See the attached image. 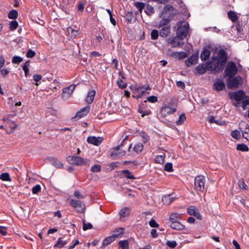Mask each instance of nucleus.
Returning a JSON list of instances; mask_svg holds the SVG:
<instances>
[{
    "instance_id": "nucleus-11",
    "label": "nucleus",
    "mask_w": 249,
    "mask_h": 249,
    "mask_svg": "<svg viewBox=\"0 0 249 249\" xmlns=\"http://www.w3.org/2000/svg\"><path fill=\"white\" fill-rule=\"evenodd\" d=\"M176 110L177 108L175 107L165 105L161 107V113L164 116H167V115L173 114Z\"/></svg>"
},
{
    "instance_id": "nucleus-19",
    "label": "nucleus",
    "mask_w": 249,
    "mask_h": 249,
    "mask_svg": "<svg viewBox=\"0 0 249 249\" xmlns=\"http://www.w3.org/2000/svg\"><path fill=\"white\" fill-rule=\"evenodd\" d=\"M171 220V223H170V227L175 230H181L183 229L184 228V226L183 225L179 223L178 221H177L176 219H170Z\"/></svg>"
},
{
    "instance_id": "nucleus-50",
    "label": "nucleus",
    "mask_w": 249,
    "mask_h": 249,
    "mask_svg": "<svg viewBox=\"0 0 249 249\" xmlns=\"http://www.w3.org/2000/svg\"><path fill=\"white\" fill-rule=\"evenodd\" d=\"M231 136L235 139H238L240 136V131L237 130H233L231 133Z\"/></svg>"
},
{
    "instance_id": "nucleus-34",
    "label": "nucleus",
    "mask_w": 249,
    "mask_h": 249,
    "mask_svg": "<svg viewBox=\"0 0 249 249\" xmlns=\"http://www.w3.org/2000/svg\"><path fill=\"white\" fill-rule=\"evenodd\" d=\"M144 12L147 15H150L155 12V10L152 6L147 4L144 9Z\"/></svg>"
},
{
    "instance_id": "nucleus-5",
    "label": "nucleus",
    "mask_w": 249,
    "mask_h": 249,
    "mask_svg": "<svg viewBox=\"0 0 249 249\" xmlns=\"http://www.w3.org/2000/svg\"><path fill=\"white\" fill-rule=\"evenodd\" d=\"M243 83L242 78L240 76L228 78L227 86L229 89H236Z\"/></svg>"
},
{
    "instance_id": "nucleus-29",
    "label": "nucleus",
    "mask_w": 249,
    "mask_h": 249,
    "mask_svg": "<svg viewBox=\"0 0 249 249\" xmlns=\"http://www.w3.org/2000/svg\"><path fill=\"white\" fill-rule=\"evenodd\" d=\"M170 21V18L168 17L167 18H163L159 22L158 27L161 28L165 26H169L168 24Z\"/></svg>"
},
{
    "instance_id": "nucleus-8",
    "label": "nucleus",
    "mask_w": 249,
    "mask_h": 249,
    "mask_svg": "<svg viewBox=\"0 0 249 249\" xmlns=\"http://www.w3.org/2000/svg\"><path fill=\"white\" fill-rule=\"evenodd\" d=\"M67 161L70 164L76 165H82L86 163V161L81 157L77 156H69Z\"/></svg>"
},
{
    "instance_id": "nucleus-37",
    "label": "nucleus",
    "mask_w": 249,
    "mask_h": 249,
    "mask_svg": "<svg viewBox=\"0 0 249 249\" xmlns=\"http://www.w3.org/2000/svg\"><path fill=\"white\" fill-rule=\"evenodd\" d=\"M236 149L238 150L244 151V152L248 151L249 150V148L247 146V145L243 144V143L238 144L237 145Z\"/></svg>"
},
{
    "instance_id": "nucleus-64",
    "label": "nucleus",
    "mask_w": 249,
    "mask_h": 249,
    "mask_svg": "<svg viewBox=\"0 0 249 249\" xmlns=\"http://www.w3.org/2000/svg\"><path fill=\"white\" fill-rule=\"evenodd\" d=\"M249 105V97L242 101V107L244 110L246 109V106Z\"/></svg>"
},
{
    "instance_id": "nucleus-51",
    "label": "nucleus",
    "mask_w": 249,
    "mask_h": 249,
    "mask_svg": "<svg viewBox=\"0 0 249 249\" xmlns=\"http://www.w3.org/2000/svg\"><path fill=\"white\" fill-rule=\"evenodd\" d=\"M141 136L142 137V142L144 143H146L148 142L149 140V137L147 134H146L144 132H142L141 133Z\"/></svg>"
},
{
    "instance_id": "nucleus-16",
    "label": "nucleus",
    "mask_w": 249,
    "mask_h": 249,
    "mask_svg": "<svg viewBox=\"0 0 249 249\" xmlns=\"http://www.w3.org/2000/svg\"><path fill=\"white\" fill-rule=\"evenodd\" d=\"M176 198L174 194L164 195L162 197V201L164 205H169Z\"/></svg>"
},
{
    "instance_id": "nucleus-35",
    "label": "nucleus",
    "mask_w": 249,
    "mask_h": 249,
    "mask_svg": "<svg viewBox=\"0 0 249 249\" xmlns=\"http://www.w3.org/2000/svg\"><path fill=\"white\" fill-rule=\"evenodd\" d=\"M228 16L229 18L232 21H236L237 20V16L236 13L233 11H229L228 13Z\"/></svg>"
},
{
    "instance_id": "nucleus-61",
    "label": "nucleus",
    "mask_w": 249,
    "mask_h": 249,
    "mask_svg": "<svg viewBox=\"0 0 249 249\" xmlns=\"http://www.w3.org/2000/svg\"><path fill=\"white\" fill-rule=\"evenodd\" d=\"M149 224L150 227L152 228H158L159 226V225L153 219H151V220L149 221Z\"/></svg>"
},
{
    "instance_id": "nucleus-48",
    "label": "nucleus",
    "mask_w": 249,
    "mask_h": 249,
    "mask_svg": "<svg viewBox=\"0 0 249 249\" xmlns=\"http://www.w3.org/2000/svg\"><path fill=\"white\" fill-rule=\"evenodd\" d=\"M18 26V23L16 20L11 21L10 23L9 28L11 30H15Z\"/></svg>"
},
{
    "instance_id": "nucleus-59",
    "label": "nucleus",
    "mask_w": 249,
    "mask_h": 249,
    "mask_svg": "<svg viewBox=\"0 0 249 249\" xmlns=\"http://www.w3.org/2000/svg\"><path fill=\"white\" fill-rule=\"evenodd\" d=\"M147 100L150 103H154L157 102L158 98L156 96L152 95L148 97L147 98Z\"/></svg>"
},
{
    "instance_id": "nucleus-42",
    "label": "nucleus",
    "mask_w": 249,
    "mask_h": 249,
    "mask_svg": "<svg viewBox=\"0 0 249 249\" xmlns=\"http://www.w3.org/2000/svg\"><path fill=\"white\" fill-rule=\"evenodd\" d=\"M134 5L140 12H141L142 9L145 7L144 3L141 2H135Z\"/></svg>"
},
{
    "instance_id": "nucleus-56",
    "label": "nucleus",
    "mask_w": 249,
    "mask_h": 249,
    "mask_svg": "<svg viewBox=\"0 0 249 249\" xmlns=\"http://www.w3.org/2000/svg\"><path fill=\"white\" fill-rule=\"evenodd\" d=\"M68 32L69 34H71V36L75 37L78 35V30H75L72 28H69L68 29Z\"/></svg>"
},
{
    "instance_id": "nucleus-15",
    "label": "nucleus",
    "mask_w": 249,
    "mask_h": 249,
    "mask_svg": "<svg viewBox=\"0 0 249 249\" xmlns=\"http://www.w3.org/2000/svg\"><path fill=\"white\" fill-rule=\"evenodd\" d=\"M187 213L191 216H194L196 218H200L198 209L194 206H189L187 208Z\"/></svg>"
},
{
    "instance_id": "nucleus-4",
    "label": "nucleus",
    "mask_w": 249,
    "mask_h": 249,
    "mask_svg": "<svg viewBox=\"0 0 249 249\" xmlns=\"http://www.w3.org/2000/svg\"><path fill=\"white\" fill-rule=\"evenodd\" d=\"M205 178L203 176H198L195 178V189L197 192H202L205 189Z\"/></svg>"
},
{
    "instance_id": "nucleus-20",
    "label": "nucleus",
    "mask_w": 249,
    "mask_h": 249,
    "mask_svg": "<svg viewBox=\"0 0 249 249\" xmlns=\"http://www.w3.org/2000/svg\"><path fill=\"white\" fill-rule=\"evenodd\" d=\"M239 125L243 136L246 134L249 135V126L248 124L245 122H243L240 123Z\"/></svg>"
},
{
    "instance_id": "nucleus-22",
    "label": "nucleus",
    "mask_w": 249,
    "mask_h": 249,
    "mask_svg": "<svg viewBox=\"0 0 249 249\" xmlns=\"http://www.w3.org/2000/svg\"><path fill=\"white\" fill-rule=\"evenodd\" d=\"M124 229L123 228H118L113 231L112 236L115 240L116 238L121 237L122 235L124 233Z\"/></svg>"
},
{
    "instance_id": "nucleus-47",
    "label": "nucleus",
    "mask_w": 249,
    "mask_h": 249,
    "mask_svg": "<svg viewBox=\"0 0 249 249\" xmlns=\"http://www.w3.org/2000/svg\"><path fill=\"white\" fill-rule=\"evenodd\" d=\"M101 170V166L99 164H94L91 168L92 172H99Z\"/></svg>"
},
{
    "instance_id": "nucleus-44",
    "label": "nucleus",
    "mask_w": 249,
    "mask_h": 249,
    "mask_svg": "<svg viewBox=\"0 0 249 249\" xmlns=\"http://www.w3.org/2000/svg\"><path fill=\"white\" fill-rule=\"evenodd\" d=\"M83 230L86 231L87 230L91 229L92 228V225L90 223H86L84 220H83Z\"/></svg>"
},
{
    "instance_id": "nucleus-1",
    "label": "nucleus",
    "mask_w": 249,
    "mask_h": 249,
    "mask_svg": "<svg viewBox=\"0 0 249 249\" xmlns=\"http://www.w3.org/2000/svg\"><path fill=\"white\" fill-rule=\"evenodd\" d=\"M227 55L226 52L220 49L217 55L212 57L211 61L207 62V70L210 71L217 70L219 66H223L227 61Z\"/></svg>"
},
{
    "instance_id": "nucleus-53",
    "label": "nucleus",
    "mask_w": 249,
    "mask_h": 249,
    "mask_svg": "<svg viewBox=\"0 0 249 249\" xmlns=\"http://www.w3.org/2000/svg\"><path fill=\"white\" fill-rule=\"evenodd\" d=\"M164 170L167 172H171L173 171V165L171 162H167L164 166Z\"/></svg>"
},
{
    "instance_id": "nucleus-7",
    "label": "nucleus",
    "mask_w": 249,
    "mask_h": 249,
    "mask_svg": "<svg viewBox=\"0 0 249 249\" xmlns=\"http://www.w3.org/2000/svg\"><path fill=\"white\" fill-rule=\"evenodd\" d=\"M76 85H71L68 87H65L62 89V98L64 100H67L73 93V92L75 89Z\"/></svg>"
},
{
    "instance_id": "nucleus-26",
    "label": "nucleus",
    "mask_w": 249,
    "mask_h": 249,
    "mask_svg": "<svg viewBox=\"0 0 249 249\" xmlns=\"http://www.w3.org/2000/svg\"><path fill=\"white\" fill-rule=\"evenodd\" d=\"M119 249H129V242L128 240H121L118 243Z\"/></svg>"
},
{
    "instance_id": "nucleus-54",
    "label": "nucleus",
    "mask_w": 249,
    "mask_h": 249,
    "mask_svg": "<svg viewBox=\"0 0 249 249\" xmlns=\"http://www.w3.org/2000/svg\"><path fill=\"white\" fill-rule=\"evenodd\" d=\"M238 185L241 189L247 190L248 188L247 185L246 184V183H245L243 179H240L239 180Z\"/></svg>"
},
{
    "instance_id": "nucleus-21",
    "label": "nucleus",
    "mask_w": 249,
    "mask_h": 249,
    "mask_svg": "<svg viewBox=\"0 0 249 249\" xmlns=\"http://www.w3.org/2000/svg\"><path fill=\"white\" fill-rule=\"evenodd\" d=\"M170 33V26H165L161 27L159 35L160 36L163 37H167Z\"/></svg>"
},
{
    "instance_id": "nucleus-58",
    "label": "nucleus",
    "mask_w": 249,
    "mask_h": 249,
    "mask_svg": "<svg viewBox=\"0 0 249 249\" xmlns=\"http://www.w3.org/2000/svg\"><path fill=\"white\" fill-rule=\"evenodd\" d=\"M138 112L142 114V116L148 115L151 113L150 110H145L144 111L141 108L138 109Z\"/></svg>"
},
{
    "instance_id": "nucleus-33",
    "label": "nucleus",
    "mask_w": 249,
    "mask_h": 249,
    "mask_svg": "<svg viewBox=\"0 0 249 249\" xmlns=\"http://www.w3.org/2000/svg\"><path fill=\"white\" fill-rule=\"evenodd\" d=\"M186 119L185 115L184 113L181 114L179 115L178 119L176 122V124L178 125L183 124Z\"/></svg>"
},
{
    "instance_id": "nucleus-38",
    "label": "nucleus",
    "mask_w": 249,
    "mask_h": 249,
    "mask_svg": "<svg viewBox=\"0 0 249 249\" xmlns=\"http://www.w3.org/2000/svg\"><path fill=\"white\" fill-rule=\"evenodd\" d=\"M18 17V12L16 10L10 11L8 14V18L10 19H15Z\"/></svg>"
},
{
    "instance_id": "nucleus-57",
    "label": "nucleus",
    "mask_w": 249,
    "mask_h": 249,
    "mask_svg": "<svg viewBox=\"0 0 249 249\" xmlns=\"http://www.w3.org/2000/svg\"><path fill=\"white\" fill-rule=\"evenodd\" d=\"M166 245L170 248H174L177 245V243L175 241H167L166 243Z\"/></svg>"
},
{
    "instance_id": "nucleus-17",
    "label": "nucleus",
    "mask_w": 249,
    "mask_h": 249,
    "mask_svg": "<svg viewBox=\"0 0 249 249\" xmlns=\"http://www.w3.org/2000/svg\"><path fill=\"white\" fill-rule=\"evenodd\" d=\"M207 70V63L205 64H200L196 68L195 71L198 74H203L205 73Z\"/></svg>"
},
{
    "instance_id": "nucleus-28",
    "label": "nucleus",
    "mask_w": 249,
    "mask_h": 249,
    "mask_svg": "<svg viewBox=\"0 0 249 249\" xmlns=\"http://www.w3.org/2000/svg\"><path fill=\"white\" fill-rule=\"evenodd\" d=\"M2 120L6 123L5 126H8L12 130H14L16 128L17 125L15 124V122L14 121H11L9 120L8 118L5 117L3 118L2 119Z\"/></svg>"
},
{
    "instance_id": "nucleus-63",
    "label": "nucleus",
    "mask_w": 249,
    "mask_h": 249,
    "mask_svg": "<svg viewBox=\"0 0 249 249\" xmlns=\"http://www.w3.org/2000/svg\"><path fill=\"white\" fill-rule=\"evenodd\" d=\"M35 52L34 51L30 49L28 51L27 53H26V56L27 57L32 58L34 57L35 55Z\"/></svg>"
},
{
    "instance_id": "nucleus-31",
    "label": "nucleus",
    "mask_w": 249,
    "mask_h": 249,
    "mask_svg": "<svg viewBox=\"0 0 249 249\" xmlns=\"http://www.w3.org/2000/svg\"><path fill=\"white\" fill-rule=\"evenodd\" d=\"M114 240H115V239L112 235L107 237L103 240V243H102V246H106L109 245V244L111 243Z\"/></svg>"
},
{
    "instance_id": "nucleus-18",
    "label": "nucleus",
    "mask_w": 249,
    "mask_h": 249,
    "mask_svg": "<svg viewBox=\"0 0 249 249\" xmlns=\"http://www.w3.org/2000/svg\"><path fill=\"white\" fill-rule=\"evenodd\" d=\"M245 93L242 90H239L236 92H233L231 95V98L237 101H241L245 96Z\"/></svg>"
},
{
    "instance_id": "nucleus-52",
    "label": "nucleus",
    "mask_w": 249,
    "mask_h": 249,
    "mask_svg": "<svg viewBox=\"0 0 249 249\" xmlns=\"http://www.w3.org/2000/svg\"><path fill=\"white\" fill-rule=\"evenodd\" d=\"M52 164L53 166L58 168H61L63 167L62 163L57 160H53L52 161Z\"/></svg>"
},
{
    "instance_id": "nucleus-3",
    "label": "nucleus",
    "mask_w": 249,
    "mask_h": 249,
    "mask_svg": "<svg viewBox=\"0 0 249 249\" xmlns=\"http://www.w3.org/2000/svg\"><path fill=\"white\" fill-rule=\"evenodd\" d=\"M238 71V68L235 63L233 61L227 63L224 70V76L231 78L234 76Z\"/></svg>"
},
{
    "instance_id": "nucleus-55",
    "label": "nucleus",
    "mask_w": 249,
    "mask_h": 249,
    "mask_svg": "<svg viewBox=\"0 0 249 249\" xmlns=\"http://www.w3.org/2000/svg\"><path fill=\"white\" fill-rule=\"evenodd\" d=\"M41 190V187L40 185L37 184L34 186L32 188V193L34 194L38 193Z\"/></svg>"
},
{
    "instance_id": "nucleus-13",
    "label": "nucleus",
    "mask_w": 249,
    "mask_h": 249,
    "mask_svg": "<svg viewBox=\"0 0 249 249\" xmlns=\"http://www.w3.org/2000/svg\"><path fill=\"white\" fill-rule=\"evenodd\" d=\"M176 36L173 38H168L167 42L170 44L172 47H177L183 45V42Z\"/></svg>"
},
{
    "instance_id": "nucleus-46",
    "label": "nucleus",
    "mask_w": 249,
    "mask_h": 249,
    "mask_svg": "<svg viewBox=\"0 0 249 249\" xmlns=\"http://www.w3.org/2000/svg\"><path fill=\"white\" fill-rule=\"evenodd\" d=\"M137 91L139 94L137 95L136 98H141L143 95V94L145 92V89H144V87L138 88Z\"/></svg>"
},
{
    "instance_id": "nucleus-14",
    "label": "nucleus",
    "mask_w": 249,
    "mask_h": 249,
    "mask_svg": "<svg viewBox=\"0 0 249 249\" xmlns=\"http://www.w3.org/2000/svg\"><path fill=\"white\" fill-rule=\"evenodd\" d=\"M87 141L89 143L98 146L103 142V138L100 137L89 136L87 138Z\"/></svg>"
},
{
    "instance_id": "nucleus-36",
    "label": "nucleus",
    "mask_w": 249,
    "mask_h": 249,
    "mask_svg": "<svg viewBox=\"0 0 249 249\" xmlns=\"http://www.w3.org/2000/svg\"><path fill=\"white\" fill-rule=\"evenodd\" d=\"M29 65V63L28 62H26L22 66V70H23L25 73V76L26 77H28L29 75V70L28 69Z\"/></svg>"
},
{
    "instance_id": "nucleus-27",
    "label": "nucleus",
    "mask_w": 249,
    "mask_h": 249,
    "mask_svg": "<svg viewBox=\"0 0 249 249\" xmlns=\"http://www.w3.org/2000/svg\"><path fill=\"white\" fill-rule=\"evenodd\" d=\"M210 55V51L208 49H204L200 54V58L202 61L207 60Z\"/></svg>"
},
{
    "instance_id": "nucleus-2",
    "label": "nucleus",
    "mask_w": 249,
    "mask_h": 249,
    "mask_svg": "<svg viewBox=\"0 0 249 249\" xmlns=\"http://www.w3.org/2000/svg\"><path fill=\"white\" fill-rule=\"evenodd\" d=\"M176 29V36L181 40H183L189 35V25L183 21H178L175 26Z\"/></svg>"
},
{
    "instance_id": "nucleus-62",
    "label": "nucleus",
    "mask_w": 249,
    "mask_h": 249,
    "mask_svg": "<svg viewBox=\"0 0 249 249\" xmlns=\"http://www.w3.org/2000/svg\"><path fill=\"white\" fill-rule=\"evenodd\" d=\"M178 58L179 59H182L183 58H186L187 56V53L184 52H180L178 53Z\"/></svg>"
},
{
    "instance_id": "nucleus-45",
    "label": "nucleus",
    "mask_w": 249,
    "mask_h": 249,
    "mask_svg": "<svg viewBox=\"0 0 249 249\" xmlns=\"http://www.w3.org/2000/svg\"><path fill=\"white\" fill-rule=\"evenodd\" d=\"M22 61V58L18 56H14L12 59V62L14 64H19Z\"/></svg>"
},
{
    "instance_id": "nucleus-10",
    "label": "nucleus",
    "mask_w": 249,
    "mask_h": 249,
    "mask_svg": "<svg viewBox=\"0 0 249 249\" xmlns=\"http://www.w3.org/2000/svg\"><path fill=\"white\" fill-rule=\"evenodd\" d=\"M70 204L74 207L78 212L82 213L84 212L85 206L81 201L72 199L70 201Z\"/></svg>"
},
{
    "instance_id": "nucleus-43",
    "label": "nucleus",
    "mask_w": 249,
    "mask_h": 249,
    "mask_svg": "<svg viewBox=\"0 0 249 249\" xmlns=\"http://www.w3.org/2000/svg\"><path fill=\"white\" fill-rule=\"evenodd\" d=\"M159 33L157 30L154 29L151 32V38L152 39L155 40L158 38Z\"/></svg>"
},
{
    "instance_id": "nucleus-9",
    "label": "nucleus",
    "mask_w": 249,
    "mask_h": 249,
    "mask_svg": "<svg viewBox=\"0 0 249 249\" xmlns=\"http://www.w3.org/2000/svg\"><path fill=\"white\" fill-rule=\"evenodd\" d=\"M90 110V107L89 106H86L82 108L79 111H78L76 115L72 118V119L74 121H76L79 119L83 118L86 116L89 112Z\"/></svg>"
},
{
    "instance_id": "nucleus-40",
    "label": "nucleus",
    "mask_w": 249,
    "mask_h": 249,
    "mask_svg": "<svg viewBox=\"0 0 249 249\" xmlns=\"http://www.w3.org/2000/svg\"><path fill=\"white\" fill-rule=\"evenodd\" d=\"M173 7L170 5H167L165 6L164 8L163 11L162 12V14H163L164 13L165 14H169L171 15V12H172L173 11Z\"/></svg>"
},
{
    "instance_id": "nucleus-12",
    "label": "nucleus",
    "mask_w": 249,
    "mask_h": 249,
    "mask_svg": "<svg viewBox=\"0 0 249 249\" xmlns=\"http://www.w3.org/2000/svg\"><path fill=\"white\" fill-rule=\"evenodd\" d=\"M199 56L198 53L193 54L188 59H187L185 62V65L187 67H190L192 65L196 64L197 63Z\"/></svg>"
},
{
    "instance_id": "nucleus-23",
    "label": "nucleus",
    "mask_w": 249,
    "mask_h": 249,
    "mask_svg": "<svg viewBox=\"0 0 249 249\" xmlns=\"http://www.w3.org/2000/svg\"><path fill=\"white\" fill-rule=\"evenodd\" d=\"M96 92L94 90L89 91L86 98V101L88 104H91L94 98Z\"/></svg>"
},
{
    "instance_id": "nucleus-6",
    "label": "nucleus",
    "mask_w": 249,
    "mask_h": 249,
    "mask_svg": "<svg viewBox=\"0 0 249 249\" xmlns=\"http://www.w3.org/2000/svg\"><path fill=\"white\" fill-rule=\"evenodd\" d=\"M123 143H121L120 145L112 148L110 152V156L115 159L118 157L124 156L126 154V151L121 149Z\"/></svg>"
},
{
    "instance_id": "nucleus-32",
    "label": "nucleus",
    "mask_w": 249,
    "mask_h": 249,
    "mask_svg": "<svg viewBox=\"0 0 249 249\" xmlns=\"http://www.w3.org/2000/svg\"><path fill=\"white\" fill-rule=\"evenodd\" d=\"M67 243V241H63L61 240V238H59L57 241L56 243L54 245V247L61 248Z\"/></svg>"
},
{
    "instance_id": "nucleus-24",
    "label": "nucleus",
    "mask_w": 249,
    "mask_h": 249,
    "mask_svg": "<svg viewBox=\"0 0 249 249\" xmlns=\"http://www.w3.org/2000/svg\"><path fill=\"white\" fill-rule=\"evenodd\" d=\"M213 89L217 91H220L223 90L225 87V85L224 82L222 81H217L215 82L213 84Z\"/></svg>"
},
{
    "instance_id": "nucleus-49",
    "label": "nucleus",
    "mask_w": 249,
    "mask_h": 249,
    "mask_svg": "<svg viewBox=\"0 0 249 249\" xmlns=\"http://www.w3.org/2000/svg\"><path fill=\"white\" fill-rule=\"evenodd\" d=\"M155 161L157 163L162 164L164 162V156L163 155H159L155 158Z\"/></svg>"
},
{
    "instance_id": "nucleus-30",
    "label": "nucleus",
    "mask_w": 249,
    "mask_h": 249,
    "mask_svg": "<svg viewBox=\"0 0 249 249\" xmlns=\"http://www.w3.org/2000/svg\"><path fill=\"white\" fill-rule=\"evenodd\" d=\"M143 149V145L141 142H138L136 143L133 147V150L136 153L139 154L140 153Z\"/></svg>"
},
{
    "instance_id": "nucleus-39",
    "label": "nucleus",
    "mask_w": 249,
    "mask_h": 249,
    "mask_svg": "<svg viewBox=\"0 0 249 249\" xmlns=\"http://www.w3.org/2000/svg\"><path fill=\"white\" fill-rule=\"evenodd\" d=\"M0 179L3 181H10V178L8 173H2L0 175Z\"/></svg>"
},
{
    "instance_id": "nucleus-60",
    "label": "nucleus",
    "mask_w": 249,
    "mask_h": 249,
    "mask_svg": "<svg viewBox=\"0 0 249 249\" xmlns=\"http://www.w3.org/2000/svg\"><path fill=\"white\" fill-rule=\"evenodd\" d=\"M42 78V76L40 74H35L33 75V79L34 81H35L36 83V86H38V84L37 83V82L38 81H39Z\"/></svg>"
},
{
    "instance_id": "nucleus-25",
    "label": "nucleus",
    "mask_w": 249,
    "mask_h": 249,
    "mask_svg": "<svg viewBox=\"0 0 249 249\" xmlns=\"http://www.w3.org/2000/svg\"><path fill=\"white\" fill-rule=\"evenodd\" d=\"M130 212L131 210L129 208L124 207L120 210L119 215L121 217H127L129 215Z\"/></svg>"
},
{
    "instance_id": "nucleus-41",
    "label": "nucleus",
    "mask_w": 249,
    "mask_h": 249,
    "mask_svg": "<svg viewBox=\"0 0 249 249\" xmlns=\"http://www.w3.org/2000/svg\"><path fill=\"white\" fill-rule=\"evenodd\" d=\"M117 84L118 87L121 89H124L127 87L126 83L124 82V81L121 79H118Z\"/></svg>"
}]
</instances>
